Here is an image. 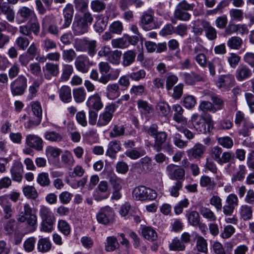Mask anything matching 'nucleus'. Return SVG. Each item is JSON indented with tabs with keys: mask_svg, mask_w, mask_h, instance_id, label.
<instances>
[{
	"mask_svg": "<svg viewBox=\"0 0 254 254\" xmlns=\"http://www.w3.org/2000/svg\"><path fill=\"white\" fill-rule=\"evenodd\" d=\"M93 20L92 15L89 12H86L82 15L75 16L72 25L74 34L81 35L87 33Z\"/></svg>",
	"mask_w": 254,
	"mask_h": 254,
	"instance_id": "obj_1",
	"label": "nucleus"
},
{
	"mask_svg": "<svg viewBox=\"0 0 254 254\" xmlns=\"http://www.w3.org/2000/svg\"><path fill=\"white\" fill-rule=\"evenodd\" d=\"M115 213L113 209L109 206L101 207L96 214L97 221L105 225H109L114 222Z\"/></svg>",
	"mask_w": 254,
	"mask_h": 254,
	"instance_id": "obj_2",
	"label": "nucleus"
},
{
	"mask_svg": "<svg viewBox=\"0 0 254 254\" xmlns=\"http://www.w3.org/2000/svg\"><path fill=\"white\" fill-rule=\"evenodd\" d=\"M42 30H45L49 34L59 36L60 33V27H59L55 22V17L53 14L45 15L42 20Z\"/></svg>",
	"mask_w": 254,
	"mask_h": 254,
	"instance_id": "obj_3",
	"label": "nucleus"
},
{
	"mask_svg": "<svg viewBox=\"0 0 254 254\" xmlns=\"http://www.w3.org/2000/svg\"><path fill=\"white\" fill-rule=\"evenodd\" d=\"M132 195L138 200H154L157 195L154 190L142 186L135 188L133 190Z\"/></svg>",
	"mask_w": 254,
	"mask_h": 254,
	"instance_id": "obj_4",
	"label": "nucleus"
},
{
	"mask_svg": "<svg viewBox=\"0 0 254 254\" xmlns=\"http://www.w3.org/2000/svg\"><path fill=\"white\" fill-rule=\"evenodd\" d=\"M27 87V79L23 75H19L13 81L10 85L11 94L13 96H21L23 95Z\"/></svg>",
	"mask_w": 254,
	"mask_h": 254,
	"instance_id": "obj_5",
	"label": "nucleus"
},
{
	"mask_svg": "<svg viewBox=\"0 0 254 254\" xmlns=\"http://www.w3.org/2000/svg\"><path fill=\"white\" fill-rule=\"evenodd\" d=\"M117 108L116 103H111L106 106L104 112L99 115L97 126L102 127L107 125L112 119L113 114Z\"/></svg>",
	"mask_w": 254,
	"mask_h": 254,
	"instance_id": "obj_6",
	"label": "nucleus"
},
{
	"mask_svg": "<svg viewBox=\"0 0 254 254\" xmlns=\"http://www.w3.org/2000/svg\"><path fill=\"white\" fill-rule=\"evenodd\" d=\"M166 171L169 179L172 180L183 182L185 180V171L183 168L171 164L167 166Z\"/></svg>",
	"mask_w": 254,
	"mask_h": 254,
	"instance_id": "obj_7",
	"label": "nucleus"
},
{
	"mask_svg": "<svg viewBox=\"0 0 254 254\" xmlns=\"http://www.w3.org/2000/svg\"><path fill=\"white\" fill-rule=\"evenodd\" d=\"M110 194V189L107 182L102 181L95 191L93 197L97 201H101L108 198Z\"/></svg>",
	"mask_w": 254,
	"mask_h": 254,
	"instance_id": "obj_8",
	"label": "nucleus"
},
{
	"mask_svg": "<svg viewBox=\"0 0 254 254\" xmlns=\"http://www.w3.org/2000/svg\"><path fill=\"white\" fill-rule=\"evenodd\" d=\"M74 10L72 5L67 4L63 10L64 18H61L59 21L60 29H65L70 25L73 15Z\"/></svg>",
	"mask_w": 254,
	"mask_h": 254,
	"instance_id": "obj_9",
	"label": "nucleus"
},
{
	"mask_svg": "<svg viewBox=\"0 0 254 254\" xmlns=\"http://www.w3.org/2000/svg\"><path fill=\"white\" fill-rule=\"evenodd\" d=\"M235 82L234 76L232 74L221 75L218 78L217 86L224 90H229Z\"/></svg>",
	"mask_w": 254,
	"mask_h": 254,
	"instance_id": "obj_10",
	"label": "nucleus"
},
{
	"mask_svg": "<svg viewBox=\"0 0 254 254\" xmlns=\"http://www.w3.org/2000/svg\"><path fill=\"white\" fill-rule=\"evenodd\" d=\"M206 150V147L201 143L195 144L192 148L187 150L186 152L190 160L199 159Z\"/></svg>",
	"mask_w": 254,
	"mask_h": 254,
	"instance_id": "obj_11",
	"label": "nucleus"
},
{
	"mask_svg": "<svg viewBox=\"0 0 254 254\" xmlns=\"http://www.w3.org/2000/svg\"><path fill=\"white\" fill-rule=\"evenodd\" d=\"M40 24L38 22L27 23L19 27V32L25 36L30 37L31 33L38 35L40 31Z\"/></svg>",
	"mask_w": 254,
	"mask_h": 254,
	"instance_id": "obj_12",
	"label": "nucleus"
},
{
	"mask_svg": "<svg viewBox=\"0 0 254 254\" xmlns=\"http://www.w3.org/2000/svg\"><path fill=\"white\" fill-rule=\"evenodd\" d=\"M26 144L29 147L37 151L42 150L43 140L40 136L34 134H28L26 137Z\"/></svg>",
	"mask_w": 254,
	"mask_h": 254,
	"instance_id": "obj_13",
	"label": "nucleus"
},
{
	"mask_svg": "<svg viewBox=\"0 0 254 254\" xmlns=\"http://www.w3.org/2000/svg\"><path fill=\"white\" fill-rule=\"evenodd\" d=\"M42 70L45 78L50 80L52 77H56L59 74V65L53 63H47Z\"/></svg>",
	"mask_w": 254,
	"mask_h": 254,
	"instance_id": "obj_14",
	"label": "nucleus"
},
{
	"mask_svg": "<svg viewBox=\"0 0 254 254\" xmlns=\"http://www.w3.org/2000/svg\"><path fill=\"white\" fill-rule=\"evenodd\" d=\"M205 117L202 116L199 117L197 114H193L191 118L192 126L194 129L199 133H206V128L205 121Z\"/></svg>",
	"mask_w": 254,
	"mask_h": 254,
	"instance_id": "obj_15",
	"label": "nucleus"
},
{
	"mask_svg": "<svg viewBox=\"0 0 254 254\" xmlns=\"http://www.w3.org/2000/svg\"><path fill=\"white\" fill-rule=\"evenodd\" d=\"M200 23L203 27L206 37L210 41L215 40L217 37V32L216 29L213 27L209 22L201 19Z\"/></svg>",
	"mask_w": 254,
	"mask_h": 254,
	"instance_id": "obj_16",
	"label": "nucleus"
},
{
	"mask_svg": "<svg viewBox=\"0 0 254 254\" xmlns=\"http://www.w3.org/2000/svg\"><path fill=\"white\" fill-rule=\"evenodd\" d=\"M251 69L246 65L241 64L238 67L235 71V76L238 81H243L252 75Z\"/></svg>",
	"mask_w": 254,
	"mask_h": 254,
	"instance_id": "obj_17",
	"label": "nucleus"
},
{
	"mask_svg": "<svg viewBox=\"0 0 254 254\" xmlns=\"http://www.w3.org/2000/svg\"><path fill=\"white\" fill-rule=\"evenodd\" d=\"M23 168L22 163L15 161L10 169V173L14 181L20 182L23 178Z\"/></svg>",
	"mask_w": 254,
	"mask_h": 254,
	"instance_id": "obj_18",
	"label": "nucleus"
},
{
	"mask_svg": "<svg viewBox=\"0 0 254 254\" xmlns=\"http://www.w3.org/2000/svg\"><path fill=\"white\" fill-rule=\"evenodd\" d=\"M137 108L141 115L148 118L153 112V106L147 101L139 99L137 101Z\"/></svg>",
	"mask_w": 254,
	"mask_h": 254,
	"instance_id": "obj_19",
	"label": "nucleus"
},
{
	"mask_svg": "<svg viewBox=\"0 0 254 254\" xmlns=\"http://www.w3.org/2000/svg\"><path fill=\"white\" fill-rule=\"evenodd\" d=\"M86 105L90 109H93L96 111L100 110L103 107L101 97L97 93L90 96L88 98L86 101Z\"/></svg>",
	"mask_w": 254,
	"mask_h": 254,
	"instance_id": "obj_20",
	"label": "nucleus"
},
{
	"mask_svg": "<svg viewBox=\"0 0 254 254\" xmlns=\"http://www.w3.org/2000/svg\"><path fill=\"white\" fill-rule=\"evenodd\" d=\"M88 61V57L85 55L78 56L74 62V65L77 70L82 73H87L89 69V66L86 64Z\"/></svg>",
	"mask_w": 254,
	"mask_h": 254,
	"instance_id": "obj_21",
	"label": "nucleus"
},
{
	"mask_svg": "<svg viewBox=\"0 0 254 254\" xmlns=\"http://www.w3.org/2000/svg\"><path fill=\"white\" fill-rule=\"evenodd\" d=\"M172 109L174 111L173 120L178 124L186 125L187 123V119L183 116L184 109L179 104L174 105Z\"/></svg>",
	"mask_w": 254,
	"mask_h": 254,
	"instance_id": "obj_22",
	"label": "nucleus"
},
{
	"mask_svg": "<svg viewBox=\"0 0 254 254\" xmlns=\"http://www.w3.org/2000/svg\"><path fill=\"white\" fill-rule=\"evenodd\" d=\"M121 149L120 141L112 140L110 141L108 145V149L106 152V155L112 159L116 158V154Z\"/></svg>",
	"mask_w": 254,
	"mask_h": 254,
	"instance_id": "obj_23",
	"label": "nucleus"
},
{
	"mask_svg": "<svg viewBox=\"0 0 254 254\" xmlns=\"http://www.w3.org/2000/svg\"><path fill=\"white\" fill-rule=\"evenodd\" d=\"M153 12L151 11H144L140 17L139 25L145 30H148L147 26L153 21Z\"/></svg>",
	"mask_w": 254,
	"mask_h": 254,
	"instance_id": "obj_24",
	"label": "nucleus"
},
{
	"mask_svg": "<svg viewBox=\"0 0 254 254\" xmlns=\"http://www.w3.org/2000/svg\"><path fill=\"white\" fill-rule=\"evenodd\" d=\"M154 143L153 148L157 152L162 149V145L166 142L167 134L165 131H160L154 137Z\"/></svg>",
	"mask_w": 254,
	"mask_h": 254,
	"instance_id": "obj_25",
	"label": "nucleus"
},
{
	"mask_svg": "<svg viewBox=\"0 0 254 254\" xmlns=\"http://www.w3.org/2000/svg\"><path fill=\"white\" fill-rule=\"evenodd\" d=\"M121 95L120 87L117 83L109 84L106 87L107 97L111 100H114Z\"/></svg>",
	"mask_w": 254,
	"mask_h": 254,
	"instance_id": "obj_26",
	"label": "nucleus"
},
{
	"mask_svg": "<svg viewBox=\"0 0 254 254\" xmlns=\"http://www.w3.org/2000/svg\"><path fill=\"white\" fill-rule=\"evenodd\" d=\"M136 53L133 50H128L125 52L122 57V64L124 67H127L132 64L134 62Z\"/></svg>",
	"mask_w": 254,
	"mask_h": 254,
	"instance_id": "obj_27",
	"label": "nucleus"
},
{
	"mask_svg": "<svg viewBox=\"0 0 254 254\" xmlns=\"http://www.w3.org/2000/svg\"><path fill=\"white\" fill-rule=\"evenodd\" d=\"M141 235L145 239L150 241L157 240V234L155 230L149 226H143L141 229Z\"/></svg>",
	"mask_w": 254,
	"mask_h": 254,
	"instance_id": "obj_28",
	"label": "nucleus"
},
{
	"mask_svg": "<svg viewBox=\"0 0 254 254\" xmlns=\"http://www.w3.org/2000/svg\"><path fill=\"white\" fill-rule=\"evenodd\" d=\"M125 155L129 158L136 160L146 154L145 151L141 147L128 149L125 153Z\"/></svg>",
	"mask_w": 254,
	"mask_h": 254,
	"instance_id": "obj_29",
	"label": "nucleus"
},
{
	"mask_svg": "<svg viewBox=\"0 0 254 254\" xmlns=\"http://www.w3.org/2000/svg\"><path fill=\"white\" fill-rule=\"evenodd\" d=\"M59 97L64 103H69L71 101V93L70 88L66 85L62 86L59 89Z\"/></svg>",
	"mask_w": 254,
	"mask_h": 254,
	"instance_id": "obj_30",
	"label": "nucleus"
},
{
	"mask_svg": "<svg viewBox=\"0 0 254 254\" xmlns=\"http://www.w3.org/2000/svg\"><path fill=\"white\" fill-rule=\"evenodd\" d=\"M184 78L186 83L189 85H193L196 82L203 80V77L202 76L194 72L184 73Z\"/></svg>",
	"mask_w": 254,
	"mask_h": 254,
	"instance_id": "obj_31",
	"label": "nucleus"
},
{
	"mask_svg": "<svg viewBox=\"0 0 254 254\" xmlns=\"http://www.w3.org/2000/svg\"><path fill=\"white\" fill-rule=\"evenodd\" d=\"M34 216V218L32 217V219H33L32 221H31V219H30V218L29 216H26V217H24V216L23 215V214H22L21 215H17V220L18 222H20L21 223L26 222L27 224L29 226L31 227V228H30V231L31 232H34L35 230V228H34V227L37 224V216L35 214H33L32 212H31V216Z\"/></svg>",
	"mask_w": 254,
	"mask_h": 254,
	"instance_id": "obj_32",
	"label": "nucleus"
},
{
	"mask_svg": "<svg viewBox=\"0 0 254 254\" xmlns=\"http://www.w3.org/2000/svg\"><path fill=\"white\" fill-rule=\"evenodd\" d=\"M239 213L241 218L244 221L249 220L253 217L252 207L247 204L242 205L240 208Z\"/></svg>",
	"mask_w": 254,
	"mask_h": 254,
	"instance_id": "obj_33",
	"label": "nucleus"
},
{
	"mask_svg": "<svg viewBox=\"0 0 254 254\" xmlns=\"http://www.w3.org/2000/svg\"><path fill=\"white\" fill-rule=\"evenodd\" d=\"M53 0H35L36 8L39 13L44 14L46 12V7H50Z\"/></svg>",
	"mask_w": 254,
	"mask_h": 254,
	"instance_id": "obj_34",
	"label": "nucleus"
},
{
	"mask_svg": "<svg viewBox=\"0 0 254 254\" xmlns=\"http://www.w3.org/2000/svg\"><path fill=\"white\" fill-rule=\"evenodd\" d=\"M206 65H207L209 69L210 74L214 76L216 75V68L222 66V62L220 59L214 58L211 61H208Z\"/></svg>",
	"mask_w": 254,
	"mask_h": 254,
	"instance_id": "obj_35",
	"label": "nucleus"
},
{
	"mask_svg": "<svg viewBox=\"0 0 254 254\" xmlns=\"http://www.w3.org/2000/svg\"><path fill=\"white\" fill-rule=\"evenodd\" d=\"M199 211L202 216L209 221H215L217 217L214 213L209 208L201 206Z\"/></svg>",
	"mask_w": 254,
	"mask_h": 254,
	"instance_id": "obj_36",
	"label": "nucleus"
},
{
	"mask_svg": "<svg viewBox=\"0 0 254 254\" xmlns=\"http://www.w3.org/2000/svg\"><path fill=\"white\" fill-rule=\"evenodd\" d=\"M45 139L51 142H59L63 140V135L55 131H46L44 135Z\"/></svg>",
	"mask_w": 254,
	"mask_h": 254,
	"instance_id": "obj_37",
	"label": "nucleus"
},
{
	"mask_svg": "<svg viewBox=\"0 0 254 254\" xmlns=\"http://www.w3.org/2000/svg\"><path fill=\"white\" fill-rule=\"evenodd\" d=\"M52 245L48 238H41L38 240L37 248L39 252L46 253L51 249Z\"/></svg>",
	"mask_w": 254,
	"mask_h": 254,
	"instance_id": "obj_38",
	"label": "nucleus"
},
{
	"mask_svg": "<svg viewBox=\"0 0 254 254\" xmlns=\"http://www.w3.org/2000/svg\"><path fill=\"white\" fill-rule=\"evenodd\" d=\"M43 79L35 80L33 81V83L29 87L28 94L27 95V99L31 100L36 95L40 85L42 83Z\"/></svg>",
	"mask_w": 254,
	"mask_h": 254,
	"instance_id": "obj_39",
	"label": "nucleus"
},
{
	"mask_svg": "<svg viewBox=\"0 0 254 254\" xmlns=\"http://www.w3.org/2000/svg\"><path fill=\"white\" fill-rule=\"evenodd\" d=\"M254 128V124L249 120L245 121L239 130L240 135L244 137L248 136L250 135L251 130Z\"/></svg>",
	"mask_w": 254,
	"mask_h": 254,
	"instance_id": "obj_40",
	"label": "nucleus"
},
{
	"mask_svg": "<svg viewBox=\"0 0 254 254\" xmlns=\"http://www.w3.org/2000/svg\"><path fill=\"white\" fill-rule=\"evenodd\" d=\"M247 172V169L245 165H240L239 166L238 169L234 173L232 177L233 182L236 181H242L245 177Z\"/></svg>",
	"mask_w": 254,
	"mask_h": 254,
	"instance_id": "obj_41",
	"label": "nucleus"
},
{
	"mask_svg": "<svg viewBox=\"0 0 254 254\" xmlns=\"http://www.w3.org/2000/svg\"><path fill=\"white\" fill-rule=\"evenodd\" d=\"M208 95L213 103V105L215 106L216 112L224 109V102L222 99L211 92H209Z\"/></svg>",
	"mask_w": 254,
	"mask_h": 254,
	"instance_id": "obj_42",
	"label": "nucleus"
},
{
	"mask_svg": "<svg viewBox=\"0 0 254 254\" xmlns=\"http://www.w3.org/2000/svg\"><path fill=\"white\" fill-rule=\"evenodd\" d=\"M73 96L76 103H82L85 99L86 93L83 88L79 87L73 90Z\"/></svg>",
	"mask_w": 254,
	"mask_h": 254,
	"instance_id": "obj_43",
	"label": "nucleus"
},
{
	"mask_svg": "<svg viewBox=\"0 0 254 254\" xmlns=\"http://www.w3.org/2000/svg\"><path fill=\"white\" fill-rule=\"evenodd\" d=\"M242 39L238 36H233L227 41V46L232 49L238 50L242 44Z\"/></svg>",
	"mask_w": 254,
	"mask_h": 254,
	"instance_id": "obj_44",
	"label": "nucleus"
},
{
	"mask_svg": "<svg viewBox=\"0 0 254 254\" xmlns=\"http://www.w3.org/2000/svg\"><path fill=\"white\" fill-rule=\"evenodd\" d=\"M182 137V135L179 133H175L172 136L174 145L180 149L184 148L188 145V141L184 140Z\"/></svg>",
	"mask_w": 254,
	"mask_h": 254,
	"instance_id": "obj_45",
	"label": "nucleus"
},
{
	"mask_svg": "<svg viewBox=\"0 0 254 254\" xmlns=\"http://www.w3.org/2000/svg\"><path fill=\"white\" fill-rule=\"evenodd\" d=\"M61 161L66 166L71 167L75 163V160L71 153L66 151L61 156Z\"/></svg>",
	"mask_w": 254,
	"mask_h": 254,
	"instance_id": "obj_46",
	"label": "nucleus"
},
{
	"mask_svg": "<svg viewBox=\"0 0 254 254\" xmlns=\"http://www.w3.org/2000/svg\"><path fill=\"white\" fill-rule=\"evenodd\" d=\"M22 191L24 195L28 198L35 199L38 196V192L33 186H25L23 188Z\"/></svg>",
	"mask_w": 254,
	"mask_h": 254,
	"instance_id": "obj_47",
	"label": "nucleus"
},
{
	"mask_svg": "<svg viewBox=\"0 0 254 254\" xmlns=\"http://www.w3.org/2000/svg\"><path fill=\"white\" fill-rule=\"evenodd\" d=\"M196 247L198 252L207 254V243L203 237L198 236L196 237Z\"/></svg>",
	"mask_w": 254,
	"mask_h": 254,
	"instance_id": "obj_48",
	"label": "nucleus"
},
{
	"mask_svg": "<svg viewBox=\"0 0 254 254\" xmlns=\"http://www.w3.org/2000/svg\"><path fill=\"white\" fill-rule=\"evenodd\" d=\"M119 247L117 239L114 236L108 237L107 238V244L105 250L107 252H113Z\"/></svg>",
	"mask_w": 254,
	"mask_h": 254,
	"instance_id": "obj_49",
	"label": "nucleus"
},
{
	"mask_svg": "<svg viewBox=\"0 0 254 254\" xmlns=\"http://www.w3.org/2000/svg\"><path fill=\"white\" fill-rule=\"evenodd\" d=\"M39 215L41 219L55 218L51 209L45 205H41L39 209Z\"/></svg>",
	"mask_w": 254,
	"mask_h": 254,
	"instance_id": "obj_50",
	"label": "nucleus"
},
{
	"mask_svg": "<svg viewBox=\"0 0 254 254\" xmlns=\"http://www.w3.org/2000/svg\"><path fill=\"white\" fill-rule=\"evenodd\" d=\"M55 218L42 219L41 230L45 232H51L53 230Z\"/></svg>",
	"mask_w": 254,
	"mask_h": 254,
	"instance_id": "obj_51",
	"label": "nucleus"
},
{
	"mask_svg": "<svg viewBox=\"0 0 254 254\" xmlns=\"http://www.w3.org/2000/svg\"><path fill=\"white\" fill-rule=\"evenodd\" d=\"M218 143L227 149L231 148L234 144L233 139L229 136L217 137Z\"/></svg>",
	"mask_w": 254,
	"mask_h": 254,
	"instance_id": "obj_52",
	"label": "nucleus"
},
{
	"mask_svg": "<svg viewBox=\"0 0 254 254\" xmlns=\"http://www.w3.org/2000/svg\"><path fill=\"white\" fill-rule=\"evenodd\" d=\"M37 182L42 187H48L51 183L48 173L42 172L39 174L37 178Z\"/></svg>",
	"mask_w": 254,
	"mask_h": 254,
	"instance_id": "obj_53",
	"label": "nucleus"
},
{
	"mask_svg": "<svg viewBox=\"0 0 254 254\" xmlns=\"http://www.w3.org/2000/svg\"><path fill=\"white\" fill-rule=\"evenodd\" d=\"M97 42L96 40H86L85 42V52H87L88 54L93 57L96 53Z\"/></svg>",
	"mask_w": 254,
	"mask_h": 254,
	"instance_id": "obj_54",
	"label": "nucleus"
},
{
	"mask_svg": "<svg viewBox=\"0 0 254 254\" xmlns=\"http://www.w3.org/2000/svg\"><path fill=\"white\" fill-rule=\"evenodd\" d=\"M198 109L203 113L210 112L212 113H215L216 112L215 106L212 103L209 101H201L199 104Z\"/></svg>",
	"mask_w": 254,
	"mask_h": 254,
	"instance_id": "obj_55",
	"label": "nucleus"
},
{
	"mask_svg": "<svg viewBox=\"0 0 254 254\" xmlns=\"http://www.w3.org/2000/svg\"><path fill=\"white\" fill-rule=\"evenodd\" d=\"M29 45V41L26 37L19 36L15 41V45L19 50L25 51Z\"/></svg>",
	"mask_w": 254,
	"mask_h": 254,
	"instance_id": "obj_56",
	"label": "nucleus"
},
{
	"mask_svg": "<svg viewBox=\"0 0 254 254\" xmlns=\"http://www.w3.org/2000/svg\"><path fill=\"white\" fill-rule=\"evenodd\" d=\"M189 223L193 226H196L200 222V216L198 212L196 211H191L187 214Z\"/></svg>",
	"mask_w": 254,
	"mask_h": 254,
	"instance_id": "obj_57",
	"label": "nucleus"
},
{
	"mask_svg": "<svg viewBox=\"0 0 254 254\" xmlns=\"http://www.w3.org/2000/svg\"><path fill=\"white\" fill-rule=\"evenodd\" d=\"M125 127L123 125H116L113 127L110 132V137L116 138L122 136L125 133Z\"/></svg>",
	"mask_w": 254,
	"mask_h": 254,
	"instance_id": "obj_58",
	"label": "nucleus"
},
{
	"mask_svg": "<svg viewBox=\"0 0 254 254\" xmlns=\"http://www.w3.org/2000/svg\"><path fill=\"white\" fill-rule=\"evenodd\" d=\"M190 14L187 11L178 8H176L174 13V17L182 21H188L190 19Z\"/></svg>",
	"mask_w": 254,
	"mask_h": 254,
	"instance_id": "obj_59",
	"label": "nucleus"
},
{
	"mask_svg": "<svg viewBox=\"0 0 254 254\" xmlns=\"http://www.w3.org/2000/svg\"><path fill=\"white\" fill-rule=\"evenodd\" d=\"M73 72L72 65L65 64L63 65L61 79L63 81H67Z\"/></svg>",
	"mask_w": 254,
	"mask_h": 254,
	"instance_id": "obj_60",
	"label": "nucleus"
},
{
	"mask_svg": "<svg viewBox=\"0 0 254 254\" xmlns=\"http://www.w3.org/2000/svg\"><path fill=\"white\" fill-rule=\"evenodd\" d=\"M111 44L114 48L124 49L128 47V43L125 36L121 38L113 39Z\"/></svg>",
	"mask_w": 254,
	"mask_h": 254,
	"instance_id": "obj_61",
	"label": "nucleus"
},
{
	"mask_svg": "<svg viewBox=\"0 0 254 254\" xmlns=\"http://www.w3.org/2000/svg\"><path fill=\"white\" fill-rule=\"evenodd\" d=\"M41 47L44 51L48 52L56 49L57 48V44L53 40L46 38L42 41Z\"/></svg>",
	"mask_w": 254,
	"mask_h": 254,
	"instance_id": "obj_62",
	"label": "nucleus"
},
{
	"mask_svg": "<svg viewBox=\"0 0 254 254\" xmlns=\"http://www.w3.org/2000/svg\"><path fill=\"white\" fill-rule=\"evenodd\" d=\"M122 55V52L118 50L112 51L108 57V60L112 64L118 65L120 63V60Z\"/></svg>",
	"mask_w": 254,
	"mask_h": 254,
	"instance_id": "obj_63",
	"label": "nucleus"
},
{
	"mask_svg": "<svg viewBox=\"0 0 254 254\" xmlns=\"http://www.w3.org/2000/svg\"><path fill=\"white\" fill-rule=\"evenodd\" d=\"M76 56V54L72 49L64 50L62 52V58L65 62H71L75 58Z\"/></svg>",
	"mask_w": 254,
	"mask_h": 254,
	"instance_id": "obj_64",
	"label": "nucleus"
}]
</instances>
